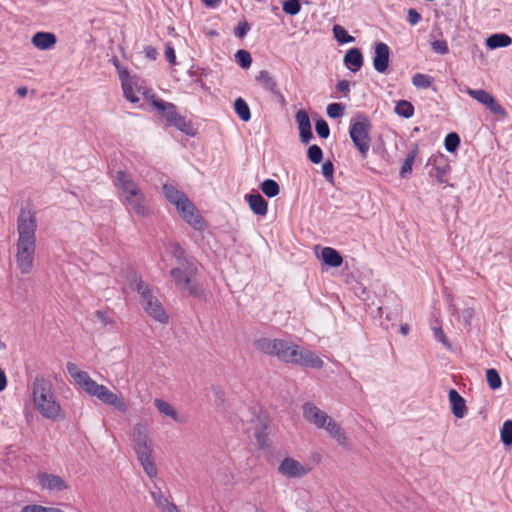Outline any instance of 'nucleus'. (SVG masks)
I'll list each match as a JSON object with an SVG mask.
<instances>
[{
  "mask_svg": "<svg viewBox=\"0 0 512 512\" xmlns=\"http://www.w3.org/2000/svg\"><path fill=\"white\" fill-rule=\"evenodd\" d=\"M37 227L36 211L30 206L22 207L17 217L15 262L17 269L23 275L32 273L34 269Z\"/></svg>",
  "mask_w": 512,
  "mask_h": 512,
  "instance_id": "obj_1",
  "label": "nucleus"
},
{
  "mask_svg": "<svg viewBox=\"0 0 512 512\" xmlns=\"http://www.w3.org/2000/svg\"><path fill=\"white\" fill-rule=\"evenodd\" d=\"M167 251L176 260V266L170 271L175 286L189 296L202 297L204 290L195 280L198 272L196 260L187 255L178 243L169 244Z\"/></svg>",
  "mask_w": 512,
  "mask_h": 512,
  "instance_id": "obj_2",
  "label": "nucleus"
},
{
  "mask_svg": "<svg viewBox=\"0 0 512 512\" xmlns=\"http://www.w3.org/2000/svg\"><path fill=\"white\" fill-rule=\"evenodd\" d=\"M66 369L75 383L88 395L96 397L102 403L114 407L119 412L125 413L128 410V405L121 395L112 392L105 385L98 384L87 372L81 370L77 364L68 362Z\"/></svg>",
  "mask_w": 512,
  "mask_h": 512,
  "instance_id": "obj_3",
  "label": "nucleus"
},
{
  "mask_svg": "<svg viewBox=\"0 0 512 512\" xmlns=\"http://www.w3.org/2000/svg\"><path fill=\"white\" fill-rule=\"evenodd\" d=\"M33 403L42 417L56 421L63 418V410L56 398L52 382L43 377L36 376L32 383Z\"/></svg>",
  "mask_w": 512,
  "mask_h": 512,
  "instance_id": "obj_4",
  "label": "nucleus"
},
{
  "mask_svg": "<svg viewBox=\"0 0 512 512\" xmlns=\"http://www.w3.org/2000/svg\"><path fill=\"white\" fill-rule=\"evenodd\" d=\"M303 417L310 424L318 429L325 430L338 445L349 449L351 447L350 439L339 423H337L325 411L321 410L315 404L307 402L302 407Z\"/></svg>",
  "mask_w": 512,
  "mask_h": 512,
  "instance_id": "obj_5",
  "label": "nucleus"
},
{
  "mask_svg": "<svg viewBox=\"0 0 512 512\" xmlns=\"http://www.w3.org/2000/svg\"><path fill=\"white\" fill-rule=\"evenodd\" d=\"M115 185L121 191L124 204L138 216L146 217L150 215V208L147 204L146 197L134 181L132 176L125 171H118L115 178Z\"/></svg>",
  "mask_w": 512,
  "mask_h": 512,
  "instance_id": "obj_6",
  "label": "nucleus"
},
{
  "mask_svg": "<svg viewBox=\"0 0 512 512\" xmlns=\"http://www.w3.org/2000/svg\"><path fill=\"white\" fill-rule=\"evenodd\" d=\"M163 193L166 199L176 207V210L185 222L195 230L200 231L205 228L204 219L198 209L182 191H179L171 184H165L163 186Z\"/></svg>",
  "mask_w": 512,
  "mask_h": 512,
  "instance_id": "obj_7",
  "label": "nucleus"
},
{
  "mask_svg": "<svg viewBox=\"0 0 512 512\" xmlns=\"http://www.w3.org/2000/svg\"><path fill=\"white\" fill-rule=\"evenodd\" d=\"M130 287L137 291L141 297V305L145 312L161 324H167L169 316L164 310L159 299L154 295L150 285L142 281L136 275L130 280Z\"/></svg>",
  "mask_w": 512,
  "mask_h": 512,
  "instance_id": "obj_8",
  "label": "nucleus"
},
{
  "mask_svg": "<svg viewBox=\"0 0 512 512\" xmlns=\"http://www.w3.org/2000/svg\"><path fill=\"white\" fill-rule=\"evenodd\" d=\"M371 130L372 124L370 120L364 115H357L350 122L349 135L350 138L359 151L360 155L365 158L371 146Z\"/></svg>",
  "mask_w": 512,
  "mask_h": 512,
  "instance_id": "obj_9",
  "label": "nucleus"
},
{
  "mask_svg": "<svg viewBox=\"0 0 512 512\" xmlns=\"http://www.w3.org/2000/svg\"><path fill=\"white\" fill-rule=\"evenodd\" d=\"M311 466L307 462H301L293 457H285L278 466V473L289 479H300L308 475Z\"/></svg>",
  "mask_w": 512,
  "mask_h": 512,
  "instance_id": "obj_10",
  "label": "nucleus"
},
{
  "mask_svg": "<svg viewBox=\"0 0 512 512\" xmlns=\"http://www.w3.org/2000/svg\"><path fill=\"white\" fill-rule=\"evenodd\" d=\"M466 93L482 105L486 106L491 113L502 118L507 117V112L504 107L489 92L483 89L467 88Z\"/></svg>",
  "mask_w": 512,
  "mask_h": 512,
  "instance_id": "obj_11",
  "label": "nucleus"
},
{
  "mask_svg": "<svg viewBox=\"0 0 512 512\" xmlns=\"http://www.w3.org/2000/svg\"><path fill=\"white\" fill-rule=\"evenodd\" d=\"M427 165L430 166L428 174L431 178L436 179L439 184H446L448 182L447 176L451 171V167L445 155H432Z\"/></svg>",
  "mask_w": 512,
  "mask_h": 512,
  "instance_id": "obj_12",
  "label": "nucleus"
},
{
  "mask_svg": "<svg viewBox=\"0 0 512 512\" xmlns=\"http://www.w3.org/2000/svg\"><path fill=\"white\" fill-rule=\"evenodd\" d=\"M132 440L137 456L152 455L153 443L149 437L148 428L143 424H136L133 428Z\"/></svg>",
  "mask_w": 512,
  "mask_h": 512,
  "instance_id": "obj_13",
  "label": "nucleus"
},
{
  "mask_svg": "<svg viewBox=\"0 0 512 512\" xmlns=\"http://www.w3.org/2000/svg\"><path fill=\"white\" fill-rule=\"evenodd\" d=\"M36 479L41 489L50 492H60L68 488L65 480L55 474L39 473Z\"/></svg>",
  "mask_w": 512,
  "mask_h": 512,
  "instance_id": "obj_14",
  "label": "nucleus"
},
{
  "mask_svg": "<svg viewBox=\"0 0 512 512\" xmlns=\"http://www.w3.org/2000/svg\"><path fill=\"white\" fill-rule=\"evenodd\" d=\"M390 49L387 44L379 42L375 46L373 57L374 69L379 73H385L389 66Z\"/></svg>",
  "mask_w": 512,
  "mask_h": 512,
  "instance_id": "obj_15",
  "label": "nucleus"
},
{
  "mask_svg": "<svg viewBox=\"0 0 512 512\" xmlns=\"http://www.w3.org/2000/svg\"><path fill=\"white\" fill-rule=\"evenodd\" d=\"M295 360L296 361H294L293 364L317 369L321 368L324 364L322 359L318 357L314 352L300 347L298 348Z\"/></svg>",
  "mask_w": 512,
  "mask_h": 512,
  "instance_id": "obj_16",
  "label": "nucleus"
},
{
  "mask_svg": "<svg viewBox=\"0 0 512 512\" xmlns=\"http://www.w3.org/2000/svg\"><path fill=\"white\" fill-rule=\"evenodd\" d=\"M295 120L298 124L299 135L302 143L307 144L313 137L311 122L307 112L303 109L298 110L295 115Z\"/></svg>",
  "mask_w": 512,
  "mask_h": 512,
  "instance_id": "obj_17",
  "label": "nucleus"
},
{
  "mask_svg": "<svg viewBox=\"0 0 512 512\" xmlns=\"http://www.w3.org/2000/svg\"><path fill=\"white\" fill-rule=\"evenodd\" d=\"M31 43L39 50H50L57 43V38L51 32H37L32 36Z\"/></svg>",
  "mask_w": 512,
  "mask_h": 512,
  "instance_id": "obj_18",
  "label": "nucleus"
},
{
  "mask_svg": "<svg viewBox=\"0 0 512 512\" xmlns=\"http://www.w3.org/2000/svg\"><path fill=\"white\" fill-rule=\"evenodd\" d=\"M448 396L453 415L459 419L465 417L467 407L464 398L455 389H451Z\"/></svg>",
  "mask_w": 512,
  "mask_h": 512,
  "instance_id": "obj_19",
  "label": "nucleus"
},
{
  "mask_svg": "<svg viewBox=\"0 0 512 512\" xmlns=\"http://www.w3.org/2000/svg\"><path fill=\"white\" fill-rule=\"evenodd\" d=\"M150 494L160 512H180L178 507L160 489L151 491Z\"/></svg>",
  "mask_w": 512,
  "mask_h": 512,
  "instance_id": "obj_20",
  "label": "nucleus"
},
{
  "mask_svg": "<svg viewBox=\"0 0 512 512\" xmlns=\"http://www.w3.org/2000/svg\"><path fill=\"white\" fill-rule=\"evenodd\" d=\"M246 200L249 204L250 209L259 216L267 214L268 204L266 200L259 194H247Z\"/></svg>",
  "mask_w": 512,
  "mask_h": 512,
  "instance_id": "obj_21",
  "label": "nucleus"
},
{
  "mask_svg": "<svg viewBox=\"0 0 512 512\" xmlns=\"http://www.w3.org/2000/svg\"><path fill=\"white\" fill-rule=\"evenodd\" d=\"M120 79L125 98L131 103H138L139 97L134 88L133 79L126 72L120 73Z\"/></svg>",
  "mask_w": 512,
  "mask_h": 512,
  "instance_id": "obj_22",
  "label": "nucleus"
},
{
  "mask_svg": "<svg viewBox=\"0 0 512 512\" xmlns=\"http://www.w3.org/2000/svg\"><path fill=\"white\" fill-rule=\"evenodd\" d=\"M154 405L160 413L172 418L175 422H185V417L179 414L178 411L170 403L157 398L154 400Z\"/></svg>",
  "mask_w": 512,
  "mask_h": 512,
  "instance_id": "obj_23",
  "label": "nucleus"
},
{
  "mask_svg": "<svg viewBox=\"0 0 512 512\" xmlns=\"http://www.w3.org/2000/svg\"><path fill=\"white\" fill-rule=\"evenodd\" d=\"M344 64L353 72L358 71L363 65V56L358 48H351L344 56Z\"/></svg>",
  "mask_w": 512,
  "mask_h": 512,
  "instance_id": "obj_24",
  "label": "nucleus"
},
{
  "mask_svg": "<svg viewBox=\"0 0 512 512\" xmlns=\"http://www.w3.org/2000/svg\"><path fill=\"white\" fill-rule=\"evenodd\" d=\"M282 344V347L277 349L275 356L287 363H293L296 361L295 357L297 356L299 346L291 344L285 340H282Z\"/></svg>",
  "mask_w": 512,
  "mask_h": 512,
  "instance_id": "obj_25",
  "label": "nucleus"
},
{
  "mask_svg": "<svg viewBox=\"0 0 512 512\" xmlns=\"http://www.w3.org/2000/svg\"><path fill=\"white\" fill-rule=\"evenodd\" d=\"M152 104L162 113L169 123H172L175 118L179 116L176 106L170 102H165L162 99H154Z\"/></svg>",
  "mask_w": 512,
  "mask_h": 512,
  "instance_id": "obj_26",
  "label": "nucleus"
},
{
  "mask_svg": "<svg viewBox=\"0 0 512 512\" xmlns=\"http://www.w3.org/2000/svg\"><path fill=\"white\" fill-rule=\"evenodd\" d=\"M255 345L259 351L275 356L277 349L281 348L283 344L282 339L261 338L256 341Z\"/></svg>",
  "mask_w": 512,
  "mask_h": 512,
  "instance_id": "obj_27",
  "label": "nucleus"
},
{
  "mask_svg": "<svg viewBox=\"0 0 512 512\" xmlns=\"http://www.w3.org/2000/svg\"><path fill=\"white\" fill-rule=\"evenodd\" d=\"M257 80L261 83V85L266 90H268L269 92H271L272 94H274L276 96L283 98L282 94L280 93V91L277 87L276 81L270 75V73L268 71H265V70L260 71V73L257 77Z\"/></svg>",
  "mask_w": 512,
  "mask_h": 512,
  "instance_id": "obj_28",
  "label": "nucleus"
},
{
  "mask_svg": "<svg viewBox=\"0 0 512 512\" xmlns=\"http://www.w3.org/2000/svg\"><path fill=\"white\" fill-rule=\"evenodd\" d=\"M321 259L325 264L331 267H338L343 262V258L340 253L331 247H325L322 249Z\"/></svg>",
  "mask_w": 512,
  "mask_h": 512,
  "instance_id": "obj_29",
  "label": "nucleus"
},
{
  "mask_svg": "<svg viewBox=\"0 0 512 512\" xmlns=\"http://www.w3.org/2000/svg\"><path fill=\"white\" fill-rule=\"evenodd\" d=\"M512 43V38L504 33H496L486 39V45L490 49L507 47Z\"/></svg>",
  "mask_w": 512,
  "mask_h": 512,
  "instance_id": "obj_30",
  "label": "nucleus"
},
{
  "mask_svg": "<svg viewBox=\"0 0 512 512\" xmlns=\"http://www.w3.org/2000/svg\"><path fill=\"white\" fill-rule=\"evenodd\" d=\"M234 110L242 121L248 122L251 119L250 108L243 98L239 97L235 100Z\"/></svg>",
  "mask_w": 512,
  "mask_h": 512,
  "instance_id": "obj_31",
  "label": "nucleus"
},
{
  "mask_svg": "<svg viewBox=\"0 0 512 512\" xmlns=\"http://www.w3.org/2000/svg\"><path fill=\"white\" fill-rule=\"evenodd\" d=\"M144 471L150 478H154L157 475V467L152 458V455H143L138 457Z\"/></svg>",
  "mask_w": 512,
  "mask_h": 512,
  "instance_id": "obj_32",
  "label": "nucleus"
},
{
  "mask_svg": "<svg viewBox=\"0 0 512 512\" xmlns=\"http://www.w3.org/2000/svg\"><path fill=\"white\" fill-rule=\"evenodd\" d=\"M395 113L401 117L408 119L413 116L414 107L409 101L400 100L396 104Z\"/></svg>",
  "mask_w": 512,
  "mask_h": 512,
  "instance_id": "obj_33",
  "label": "nucleus"
},
{
  "mask_svg": "<svg viewBox=\"0 0 512 512\" xmlns=\"http://www.w3.org/2000/svg\"><path fill=\"white\" fill-rule=\"evenodd\" d=\"M260 189L269 198L277 196L280 191L278 183L272 179L263 181L260 185Z\"/></svg>",
  "mask_w": 512,
  "mask_h": 512,
  "instance_id": "obj_34",
  "label": "nucleus"
},
{
  "mask_svg": "<svg viewBox=\"0 0 512 512\" xmlns=\"http://www.w3.org/2000/svg\"><path fill=\"white\" fill-rule=\"evenodd\" d=\"M433 78L427 74L416 73L412 77V84L421 89H427L432 85Z\"/></svg>",
  "mask_w": 512,
  "mask_h": 512,
  "instance_id": "obj_35",
  "label": "nucleus"
},
{
  "mask_svg": "<svg viewBox=\"0 0 512 512\" xmlns=\"http://www.w3.org/2000/svg\"><path fill=\"white\" fill-rule=\"evenodd\" d=\"M416 153L417 151L416 150H413L411 151L410 153H408V155L406 156L402 166H401V169H400V176L405 178L407 177L409 174H411L412 172V166H413V163L415 161V158H416Z\"/></svg>",
  "mask_w": 512,
  "mask_h": 512,
  "instance_id": "obj_36",
  "label": "nucleus"
},
{
  "mask_svg": "<svg viewBox=\"0 0 512 512\" xmlns=\"http://www.w3.org/2000/svg\"><path fill=\"white\" fill-rule=\"evenodd\" d=\"M333 34L339 43H352L355 38L348 34V32L340 25H334Z\"/></svg>",
  "mask_w": 512,
  "mask_h": 512,
  "instance_id": "obj_37",
  "label": "nucleus"
},
{
  "mask_svg": "<svg viewBox=\"0 0 512 512\" xmlns=\"http://www.w3.org/2000/svg\"><path fill=\"white\" fill-rule=\"evenodd\" d=\"M486 380H487L489 387L492 390H496L501 387V384H502L501 378H500L498 372L493 368H490L486 371Z\"/></svg>",
  "mask_w": 512,
  "mask_h": 512,
  "instance_id": "obj_38",
  "label": "nucleus"
},
{
  "mask_svg": "<svg viewBox=\"0 0 512 512\" xmlns=\"http://www.w3.org/2000/svg\"><path fill=\"white\" fill-rule=\"evenodd\" d=\"M500 436L504 445L512 444V420H506L503 423Z\"/></svg>",
  "mask_w": 512,
  "mask_h": 512,
  "instance_id": "obj_39",
  "label": "nucleus"
},
{
  "mask_svg": "<svg viewBox=\"0 0 512 512\" xmlns=\"http://www.w3.org/2000/svg\"><path fill=\"white\" fill-rule=\"evenodd\" d=\"M235 58L237 63L244 69H247L252 64V58L248 51L240 49L236 52Z\"/></svg>",
  "mask_w": 512,
  "mask_h": 512,
  "instance_id": "obj_40",
  "label": "nucleus"
},
{
  "mask_svg": "<svg viewBox=\"0 0 512 512\" xmlns=\"http://www.w3.org/2000/svg\"><path fill=\"white\" fill-rule=\"evenodd\" d=\"M445 148L448 152H454L460 145V137L457 133H449L444 141Z\"/></svg>",
  "mask_w": 512,
  "mask_h": 512,
  "instance_id": "obj_41",
  "label": "nucleus"
},
{
  "mask_svg": "<svg viewBox=\"0 0 512 512\" xmlns=\"http://www.w3.org/2000/svg\"><path fill=\"white\" fill-rule=\"evenodd\" d=\"M307 156L312 163L318 164L322 161L323 158L322 149L318 145H311L308 148Z\"/></svg>",
  "mask_w": 512,
  "mask_h": 512,
  "instance_id": "obj_42",
  "label": "nucleus"
},
{
  "mask_svg": "<svg viewBox=\"0 0 512 512\" xmlns=\"http://www.w3.org/2000/svg\"><path fill=\"white\" fill-rule=\"evenodd\" d=\"M301 10V4L299 0H286L283 3V11L288 15H296Z\"/></svg>",
  "mask_w": 512,
  "mask_h": 512,
  "instance_id": "obj_43",
  "label": "nucleus"
},
{
  "mask_svg": "<svg viewBox=\"0 0 512 512\" xmlns=\"http://www.w3.org/2000/svg\"><path fill=\"white\" fill-rule=\"evenodd\" d=\"M344 114V105L341 103H331L327 106V115L330 118L336 119Z\"/></svg>",
  "mask_w": 512,
  "mask_h": 512,
  "instance_id": "obj_44",
  "label": "nucleus"
},
{
  "mask_svg": "<svg viewBox=\"0 0 512 512\" xmlns=\"http://www.w3.org/2000/svg\"><path fill=\"white\" fill-rule=\"evenodd\" d=\"M21 512H60L59 508L44 507L37 504L26 505L21 509Z\"/></svg>",
  "mask_w": 512,
  "mask_h": 512,
  "instance_id": "obj_45",
  "label": "nucleus"
},
{
  "mask_svg": "<svg viewBox=\"0 0 512 512\" xmlns=\"http://www.w3.org/2000/svg\"><path fill=\"white\" fill-rule=\"evenodd\" d=\"M171 124L186 134H190V131L192 129L190 123L187 122L186 119L180 115L177 116Z\"/></svg>",
  "mask_w": 512,
  "mask_h": 512,
  "instance_id": "obj_46",
  "label": "nucleus"
},
{
  "mask_svg": "<svg viewBox=\"0 0 512 512\" xmlns=\"http://www.w3.org/2000/svg\"><path fill=\"white\" fill-rule=\"evenodd\" d=\"M315 129H316L318 136L323 139L328 138L330 135L329 126H328L327 122L323 119H320L316 122Z\"/></svg>",
  "mask_w": 512,
  "mask_h": 512,
  "instance_id": "obj_47",
  "label": "nucleus"
},
{
  "mask_svg": "<svg viewBox=\"0 0 512 512\" xmlns=\"http://www.w3.org/2000/svg\"><path fill=\"white\" fill-rule=\"evenodd\" d=\"M432 50L436 53L445 55L449 52L448 44L443 40H436L431 43Z\"/></svg>",
  "mask_w": 512,
  "mask_h": 512,
  "instance_id": "obj_48",
  "label": "nucleus"
},
{
  "mask_svg": "<svg viewBox=\"0 0 512 512\" xmlns=\"http://www.w3.org/2000/svg\"><path fill=\"white\" fill-rule=\"evenodd\" d=\"M250 30V25L247 21L240 22L234 29V35L238 38H243Z\"/></svg>",
  "mask_w": 512,
  "mask_h": 512,
  "instance_id": "obj_49",
  "label": "nucleus"
},
{
  "mask_svg": "<svg viewBox=\"0 0 512 512\" xmlns=\"http://www.w3.org/2000/svg\"><path fill=\"white\" fill-rule=\"evenodd\" d=\"M97 319L105 326L113 325L115 323L114 319L110 316V314L106 311L98 310L95 313Z\"/></svg>",
  "mask_w": 512,
  "mask_h": 512,
  "instance_id": "obj_50",
  "label": "nucleus"
},
{
  "mask_svg": "<svg viewBox=\"0 0 512 512\" xmlns=\"http://www.w3.org/2000/svg\"><path fill=\"white\" fill-rule=\"evenodd\" d=\"M334 166L331 161H326L322 165V174L327 180L333 179Z\"/></svg>",
  "mask_w": 512,
  "mask_h": 512,
  "instance_id": "obj_51",
  "label": "nucleus"
},
{
  "mask_svg": "<svg viewBox=\"0 0 512 512\" xmlns=\"http://www.w3.org/2000/svg\"><path fill=\"white\" fill-rule=\"evenodd\" d=\"M421 20V15L413 8L408 10V22L416 25Z\"/></svg>",
  "mask_w": 512,
  "mask_h": 512,
  "instance_id": "obj_52",
  "label": "nucleus"
},
{
  "mask_svg": "<svg viewBox=\"0 0 512 512\" xmlns=\"http://www.w3.org/2000/svg\"><path fill=\"white\" fill-rule=\"evenodd\" d=\"M434 336L437 341L443 343L447 347H450V344L441 328H434Z\"/></svg>",
  "mask_w": 512,
  "mask_h": 512,
  "instance_id": "obj_53",
  "label": "nucleus"
},
{
  "mask_svg": "<svg viewBox=\"0 0 512 512\" xmlns=\"http://www.w3.org/2000/svg\"><path fill=\"white\" fill-rule=\"evenodd\" d=\"M165 56L169 63L175 64V61H176L175 50L170 44L166 45Z\"/></svg>",
  "mask_w": 512,
  "mask_h": 512,
  "instance_id": "obj_54",
  "label": "nucleus"
},
{
  "mask_svg": "<svg viewBox=\"0 0 512 512\" xmlns=\"http://www.w3.org/2000/svg\"><path fill=\"white\" fill-rule=\"evenodd\" d=\"M349 82L347 80H341L337 83L336 85V89L338 92H341V93H348L350 91V88H349Z\"/></svg>",
  "mask_w": 512,
  "mask_h": 512,
  "instance_id": "obj_55",
  "label": "nucleus"
},
{
  "mask_svg": "<svg viewBox=\"0 0 512 512\" xmlns=\"http://www.w3.org/2000/svg\"><path fill=\"white\" fill-rule=\"evenodd\" d=\"M144 52H145V55L147 58L151 59V60H155L157 58V55H158V52L157 50L152 47V46H147L145 49H144Z\"/></svg>",
  "mask_w": 512,
  "mask_h": 512,
  "instance_id": "obj_56",
  "label": "nucleus"
},
{
  "mask_svg": "<svg viewBox=\"0 0 512 512\" xmlns=\"http://www.w3.org/2000/svg\"><path fill=\"white\" fill-rule=\"evenodd\" d=\"M7 386V377L5 372L0 368V392L3 391Z\"/></svg>",
  "mask_w": 512,
  "mask_h": 512,
  "instance_id": "obj_57",
  "label": "nucleus"
},
{
  "mask_svg": "<svg viewBox=\"0 0 512 512\" xmlns=\"http://www.w3.org/2000/svg\"><path fill=\"white\" fill-rule=\"evenodd\" d=\"M202 1L207 7H210V8H214V7L218 6L219 3L221 2V0H202Z\"/></svg>",
  "mask_w": 512,
  "mask_h": 512,
  "instance_id": "obj_58",
  "label": "nucleus"
},
{
  "mask_svg": "<svg viewBox=\"0 0 512 512\" xmlns=\"http://www.w3.org/2000/svg\"><path fill=\"white\" fill-rule=\"evenodd\" d=\"M16 93L19 97H25L28 93V88L26 86H20L17 88Z\"/></svg>",
  "mask_w": 512,
  "mask_h": 512,
  "instance_id": "obj_59",
  "label": "nucleus"
},
{
  "mask_svg": "<svg viewBox=\"0 0 512 512\" xmlns=\"http://www.w3.org/2000/svg\"><path fill=\"white\" fill-rule=\"evenodd\" d=\"M215 397H216V401L219 404H222L224 402V393L222 391L216 390L215 391Z\"/></svg>",
  "mask_w": 512,
  "mask_h": 512,
  "instance_id": "obj_60",
  "label": "nucleus"
},
{
  "mask_svg": "<svg viewBox=\"0 0 512 512\" xmlns=\"http://www.w3.org/2000/svg\"><path fill=\"white\" fill-rule=\"evenodd\" d=\"M409 331V326L407 324L401 325L400 332L403 335H407Z\"/></svg>",
  "mask_w": 512,
  "mask_h": 512,
  "instance_id": "obj_61",
  "label": "nucleus"
},
{
  "mask_svg": "<svg viewBox=\"0 0 512 512\" xmlns=\"http://www.w3.org/2000/svg\"><path fill=\"white\" fill-rule=\"evenodd\" d=\"M215 481H218V482H221V483H224V484H228V483L230 482V475H228V474H227V475L225 476V479H224V480H220V479H218V477H217V478H215Z\"/></svg>",
  "mask_w": 512,
  "mask_h": 512,
  "instance_id": "obj_62",
  "label": "nucleus"
},
{
  "mask_svg": "<svg viewBox=\"0 0 512 512\" xmlns=\"http://www.w3.org/2000/svg\"><path fill=\"white\" fill-rule=\"evenodd\" d=\"M256 437H257V440L259 442L260 445H262V433H256Z\"/></svg>",
  "mask_w": 512,
  "mask_h": 512,
  "instance_id": "obj_63",
  "label": "nucleus"
},
{
  "mask_svg": "<svg viewBox=\"0 0 512 512\" xmlns=\"http://www.w3.org/2000/svg\"><path fill=\"white\" fill-rule=\"evenodd\" d=\"M5 344L0 340V350H3L5 349Z\"/></svg>",
  "mask_w": 512,
  "mask_h": 512,
  "instance_id": "obj_64",
  "label": "nucleus"
}]
</instances>
